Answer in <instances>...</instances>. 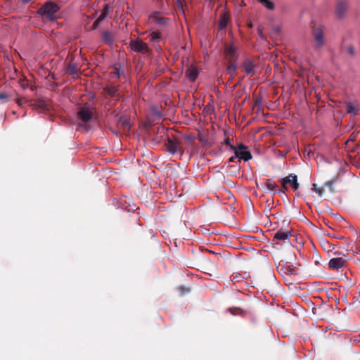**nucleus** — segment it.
I'll list each match as a JSON object with an SVG mask.
<instances>
[{"mask_svg": "<svg viewBox=\"0 0 360 360\" xmlns=\"http://www.w3.org/2000/svg\"><path fill=\"white\" fill-rule=\"evenodd\" d=\"M58 10V6L53 2L45 4L39 10V13L44 18L50 21H55L57 18L56 13Z\"/></svg>", "mask_w": 360, "mask_h": 360, "instance_id": "1", "label": "nucleus"}, {"mask_svg": "<svg viewBox=\"0 0 360 360\" xmlns=\"http://www.w3.org/2000/svg\"><path fill=\"white\" fill-rule=\"evenodd\" d=\"M230 149H231L234 153H237L238 159L239 161H248L251 160L252 158V154L249 150L248 146H245L243 143H240L237 146L230 145Z\"/></svg>", "mask_w": 360, "mask_h": 360, "instance_id": "2", "label": "nucleus"}, {"mask_svg": "<svg viewBox=\"0 0 360 360\" xmlns=\"http://www.w3.org/2000/svg\"><path fill=\"white\" fill-rule=\"evenodd\" d=\"M130 47L137 53H147L148 51L147 44L142 40H131Z\"/></svg>", "mask_w": 360, "mask_h": 360, "instance_id": "3", "label": "nucleus"}, {"mask_svg": "<svg viewBox=\"0 0 360 360\" xmlns=\"http://www.w3.org/2000/svg\"><path fill=\"white\" fill-rule=\"evenodd\" d=\"M282 186L285 189H287L286 184L289 183L291 184L292 188L295 191L299 188V184L297 182V176L295 174H290L286 177L283 178L281 181Z\"/></svg>", "mask_w": 360, "mask_h": 360, "instance_id": "4", "label": "nucleus"}, {"mask_svg": "<svg viewBox=\"0 0 360 360\" xmlns=\"http://www.w3.org/2000/svg\"><path fill=\"white\" fill-rule=\"evenodd\" d=\"M291 233L286 229H279L274 235L273 240L275 241L276 244H278V241L281 240L284 243L289 242Z\"/></svg>", "mask_w": 360, "mask_h": 360, "instance_id": "5", "label": "nucleus"}, {"mask_svg": "<svg viewBox=\"0 0 360 360\" xmlns=\"http://www.w3.org/2000/svg\"><path fill=\"white\" fill-rule=\"evenodd\" d=\"M77 115L79 119L84 122H87L91 119L93 116V111L89 107H82L77 112Z\"/></svg>", "mask_w": 360, "mask_h": 360, "instance_id": "6", "label": "nucleus"}, {"mask_svg": "<svg viewBox=\"0 0 360 360\" xmlns=\"http://www.w3.org/2000/svg\"><path fill=\"white\" fill-rule=\"evenodd\" d=\"M346 263V260L342 257H335L330 259L328 266L330 269L338 270L342 268Z\"/></svg>", "mask_w": 360, "mask_h": 360, "instance_id": "7", "label": "nucleus"}, {"mask_svg": "<svg viewBox=\"0 0 360 360\" xmlns=\"http://www.w3.org/2000/svg\"><path fill=\"white\" fill-rule=\"evenodd\" d=\"M236 51L237 49L233 44L226 45L224 51L225 59L231 62L232 58L236 55Z\"/></svg>", "mask_w": 360, "mask_h": 360, "instance_id": "8", "label": "nucleus"}, {"mask_svg": "<svg viewBox=\"0 0 360 360\" xmlns=\"http://www.w3.org/2000/svg\"><path fill=\"white\" fill-rule=\"evenodd\" d=\"M314 37L316 43V47L320 48L324 44L323 32L322 30L316 28L314 30Z\"/></svg>", "mask_w": 360, "mask_h": 360, "instance_id": "9", "label": "nucleus"}, {"mask_svg": "<svg viewBox=\"0 0 360 360\" xmlns=\"http://www.w3.org/2000/svg\"><path fill=\"white\" fill-rule=\"evenodd\" d=\"M199 75V70L194 66H190L186 71V77L191 82H194Z\"/></svg>", "mask_w": 360, "mask_h": 360, "instance_id": "10", "label": "nucleus"}, {"mask_svg": "<svg viewBox=\"0 0 360 360\" xmlns=\"http://www.w3.org/2000/svg\"><path fill=\"white\" fill-rule=\"evenodd\" d=\"M167 150L169 153L174 155L179 150V144L176 140H169L167 146Z\"/></svg>", "mask_w": 360, "mask_h": 360, "instance_id": "11", "label": "nucleus"}, {"mask_svg": "<svg viewBox=\"0 0 360 360\" xmlns=\"http://www.w3.org/2000/svg\"><path fill=\"white\" fill-rule=\"evenodd\" d=\"M243 66L246 75H253L255 74V66L251 60H245L243 63Z\"/></svg>", "mask_w": 360, "mask_h": 360, "instance_id": "12", "label": "nucleus"}, {"mask_svg": "<svg viewBox=\"0 0 360 360\" xmlns=\"http://www.w3.org/2000/svg\"><path fill=\"white\" fill-rule=\"evenodd\" d=\"M108 8H106L102 12V13L98 17V18L94 22V27L96 28L108 15Z\"/></svg>", "mask_w": 360, "mask_h": 360, "instance_id": "13", "label": "nucleus"}, {"mask_svg": "<svg viewBox=\"0 0 360 360\" xmlns=\"http://www.w3.org/2000/svg\"><path fill=\"white\" fill-rule=\"evenodd\" d=\"M265 186L268 191H272V192H274V193H276L275 188H276L277 184L272 179H266V181L265 182Z\"/></svg>", "mask_w": 360, "mask_h": 360, "instance_id": "14", "label": "nucleus"}, {"mask_svg": "<svg viewBox=\"0 0 360 360\" xmlns=\"http://www.w3.org/2000/svg\"><path fill=\"white\" fill-rule=\"evenodd\" d=\"M345 105L346 111L347 113L352 114L353 115H356L357 108L354 105V103L351 102H346Z\"/></svg>", "mask_w": 360, "mask_h": 360, "instance_id": "15", "label": "nucleus"}, {"mask_svg": "<svg viewBox=\"0 0 360 360\" xmlns=\"http://www.w3.org/2000/svg\"><path fill=\"white\" fill-rule=\"evenodd\" d=\"M260 4L264 6L266 9L272 11L274 9L275 6L273 2L269 0H259Z\"/></svg>", "mask_w": 360, "mask_h": 360, "instance_id": "16", "label": "nucleus"}, {"mask_svg": "<svg viewBox=\"0 0 360 360\" xmlns=\"http://www.w3.org/2000/svg\"><path fill=\"white\" fill-rule=\"evenodd\" d=\"M160 34L156 32H153L148 35L150 41L153 43L154 46H155V42L160 39Z\"/></svg>", "mask_w": 360, "mask_h": 360, "instance_id": "17", "label": "nucleus"}, {"mask_svg": "<svg viewBox=\"0 0 360 360\" xmlns=\"http://www.w3.org/2000/svg\"><path fill=\"white\" fill-rule=\"evenodd\" d=\"M114 69H115V71L110 72V74L111 77L119 78L122 75H124V72L120 68H117V66H115L114 68Z\"/></svg>", "mask_w": 360, "mask_h": 360, "instance_id": "18", "label": "nucleus"}, {"mask_svg": "<svg viewBox=\"0 0 360 360\" xmlns=\"http://www.w3.org/2000/svg\"><path fill=\"white\" fill-rule=\"evenodd\" d=\"M346 9V6L345 5L344 3H340L338 5V8H337V15L339 16V17H342V15L344 14V12Z\"/></svg>", "mask_w": 360, "mask_h": 360, "instance_id": "19", "label": "nucleus"}, {"mask_svg": "<svg viewBox=\"0 0 360 360\" xmlns=\"http://www.w3.org/2000/svg\"><path fill=\"white\" fill-rule=\"evenodd\" d=\"M106 91L109 95L115 96L116 94L118 91V87L116 86H109V87L106 88Z\"/></svg>", "mask_w": 360, "mask_h": 360, "instance_id": "20", "label": "nucleus"}, {"mask_svg": "<svg viewBox=\"0 0 360 360\" xmlns=\"http://www.w3.org/2000/svg\"><path fill=\"white\" fill-rule=\"evenodd\" d=\"M311 190L315 191L318 194V195L320 197H321L323 194V188L318 187L316 184H312Z\"/></svg>", "mask_w": 360, "mask_h": 360, "instance_id": "21", "label": "nucleus"}, {"mask_svg": "<svg viewBox=\"0 0 360 360\" xmlns=\"http://www.w3.org/2000/svg\"><path fill=\"white\" fill-rule=\"evenodd\" d=\"M103 39L105 43H110L112 41L110 33L108 32H104L102 34Z\"/></svg>", "mask_w": 360, "mask_h": 360, "instance_id": "22", "label": "nucleus"}, {"mask_svg": "<svg viewBox=\"0 0 360 360\" xmlns=\"http://www.w3.org/2000/svg\"><path fill=\"white\" fill-rule=\"evenodd\" d=\"M9 95L5 92H0V101L2 103H5L8 101Z\"/></svg>", "mask_w": 360, "mask_h": 360, "instance_id": "23", "label": "nucleus"}, {"mask_svg": "<svg viewBox=\"0 0 360 360\" xmlns=\"http://www.w3.org/2000/svg\"><path fill=\"white\" fill-rule=\"evenodd\" d=\"M236 70V63H231L230 65L228 66L227 68V72L230 75H233L235 71Z\"/></svg>", "mask_w": 360, "mask_h": 360, "instance_id": "24", "label": "nucleus"}, {"mask_svg": "<svg viewBox=\"0 0 360 360\" xmlns=\"http://www.w3.org/2000/svg\"><path fill=\"white\" fill-rule=\"evenodd\" d=\"M68 72L70 74H75L77 72V68L75 64H70L68 68Z\"/></svg>", "mask_w": 360, "mask_h": 360, "instance_id": "25", "label": "nucleus"}, {"mask_svg": "<svg viewBox=\"0 0 360 360\" xmlns=\"http://www.w3.org/2000/svg\"><path fill=\"white\" fill-rule=\"evenodd\" d=\"M153 18H154L155 22H158L160 25L165 24V22L167 20V18H161V17H158V16H156V15L153 16Z\"/></svg>", "mask_w": 360, "mask_h": 360, "instance_id": "26", "label": "nucleus"}, {"mask_svg": "<svg viewBox=\"0 0 360 360\" xmlns=\"http://www.w3.org/2000/svg\"><path fill=\"white\" fill-rule=\"evenodd\" d=\"M234 155L233 156H231L229 159V162H234L235 159L238 158V155H237V153H234Z\"/></svg>", "mask_w": 360, "mask_h": 360, "instance_id": "27", "label": "nucleus"}, {"mask_svg": "<svg viewBox=\"0 0 360 360\" xmlns=\"http://www.w3.org/2000/svg\"><path fill=\"white\" fill-rule=\"evenodd\" d=\"M287 270H288V271L289 272L290 274H295V269L291 268L290 266H288L287 267Z\"/></svg>", "mask_w": 360, "mask_h": 360, "instance_id": "28", "label": "nucleus"}, {"mask_svg": "<svg viewBox=\"0 0 360 360\" xmlns=\"http://www.w3.org/2000/svg\"><path fill=\"white\" fill-rule=\"evenodd\" d=\"M224 144L227 145L229 148H230V145H232L231 143H230V139L229 137H227L224 143Z\"/></svg>", "mask_w": 360, "mask_h": 360, "instance_id": "29", "label": "nucleus"}, {"mask_svg": "<svg viewBox=\"0 0 360 360\" xmlns=\"http://www.w3.org/2000/svg\"><path fill=\"white\" fill-rule=\"evenodd\" d=\"M220 25H221V27H225L226 26V22H220Z\"/></svg>", "mask_w": 360, "mask_h": 360, "instance_id": "30", "label": "nucleus"}, {"mask_svg": "<svg viewBox=\"0 0 360 360\" xmlns=\"http://www.w3.org/2000/svg\"><path fill=\"white\" fill-rule=\"evenodd\" d=\"M22 2L25 3V4H27L28 2H30L31 0H21Z\"/></svg>", "mask_w": 360, "mask_h": 360, "instance_id": "31", "label": "nucleus"}, {"mask_svg": "<svg viewBox=\"0 0 360 360\" xmlns=\"http://www.w3.org/2000/svg\"><path fill=\"white\" fill-rule=\"evenodd\" d=\"M276 193H283V191H276Z\"/></svg>", "mask_w": 360, "mask_h": 360, "instance_id": "32", "label": "nucleus"}, {"mask_svg": "<svg viewBox=\"0 0 360 360\" xmlns=\"http://www.w3.org/2000/svg\"><path fill=\"white\" fill-rule=\"evenodd\" d=\"M349 52H350V53H353V48H350Z\"/></svg>", "mask_w": 360, "mask_h": 360, "instance_id": "33", "label": "nucleus"}, {"mask_svg": "<svg viewBox=\"0 0 360 360\" xmlns=\"http://www.w3.org/2000/svg\"><path fill=\"white\" fill-rule=\"evenodd\" d=\"M21 86H22V87L23 89H25V84H21Z\"/></svg>", "mask_w": 360, "mask_h": 360, "instance_id": "34", "label": "nucleus"}]
</instances>
